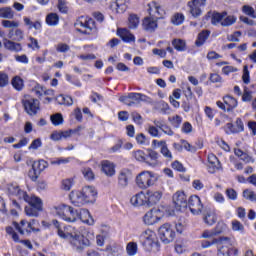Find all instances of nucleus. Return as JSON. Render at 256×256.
Listing matches in <instances>:
<instances>
[{"label": "nucleus", "mask_w": 256, "mask_h": 256, "mask_svg": "<svg viewBox=\"0 0 256 256\" xmlns=\"http://www.w3.org/2000/svg\"><path fill=\"white\" fill-rule=\"evenodd\" d=\"M243 197L244 199H247L248 201H256V193L253 191L246 189L243 191Z\"/></svg>", "instance_id": "nucleus-52"}, {"label": "nucleus", "mask_w": 256, "mask_h": 256, "mask_svg": "<svg viewBox=\"0 0 256 256\" xmlns=\"http://www.w3.org/2000/svg\"><path fill=\"white\" fill-rule=\"evenodd\" d=\"M12 85L14 87V89H16V91H22L24 84H23V79H21V77L19 76H15L12 79Z\"/></svg>", "instance_id": "nucleus-45"}, {"label": "nucleus", "mask_w": 256, "mask_h": 256, "mask_svg": "<svg viewBox=\"0 0 256 256\" xmlns=\"http://www.w3.org/2000/svg\"><path fill=\"white\" fill-rule=\"evenodd\" d=\"M140 243L144 251H148V253H151V251L153 253H157L161 247L157 234H155L151 229H147L141 233Z\"/></svg>", "instance_id": "nucleus-3"}, {"label": "nucleus", "mask_w": 256, "mask_h": 256, "mask_svg": "<svg viewBox=\"0 0 256 256\" xmlns=\"http://www.w3.org/2000/svg\"><path fill=\"white\" fill-rule=\"evenodd\" d=\"M132 174L129 169H122L118 175V187L125 189L129 185V180L131 179Z\"/></svg>", "instance_id": "nucleus-18"}, {"label": "nucleus", "mask_w": 256, "mask_h": 256, "mask_svg": "<svg viewBox=\"0 0 256 256\" xmlns=\"http://www.w3.org/2000/svg\"><path fill=\"white\" fill-rule=\"evenodd\" d=\"M148 13L157 21H159V19H163L165 16V10H163L157 2H151L148 4Z\"/></svg>", "instance_id": "nucleus-14"}, {"label": "nucleus", "mask_w": 256, "mask_h": 256, "mask_svg": "<svg viewBox=\"0 0 256 256\" xmlns=\"http://www.w3.org/2000/svg\"><path fill=\"white\" fill-rule=\"evenodd\" d=\"M74 27L82 35H93V33H97L95 20L87 16H80L74 23Z\"/></svg>", "instance_id": "nucleus-5"}, {"label": "nucleus", "mask_w": 256, "mask_h": 256, "mask_svg": "<svg viewBox=\"0 0 256 256\" xmlns=\"http://www.w3.org/2000/svg\"><path fill=\"white\" fill-rule=\"evenodd\" d=\"M2 25L6 29H14L15 27H19V23L11 20H3Z\"/></svg>", "instance_id": "nucleus-57"}, {"label": "nucleus", "mask_w": 256, "mask_h": 256, "mask_svg": "<svg viewBox=\"0 0 256 256\" xmlns=\"http://www.w3.org/2000/svg\"><path fill=\"white\" fill-rule=\"evenodd\" d=\"M173 203L175 205L176 211L187 209V195H185V192H176L173 195Z\"/></svg>", "instance_id": "nucleus-13"}, {"label": "nucleus", "mask_w": 256, "mask_h": 256, "mask_svg": "<svg viewBox=\"0 0 256 256\" xmlns=\"http://www.w3.org/2000/svg\"><path fill=\"white\" fill-rule=\"evenodd\" d=\"M56 101L59 105H67L68 107L73 105V98L71 96L60 95L56 98Z\"/></svg>", "instance_id": "nucleus-38"}, {"label": "nucleus", "mask_w": 256, "mask_h": 256, "mask_svg": "<svg viewBox=\"0 0 256 256\" xmlns=\"http://www.w3.org/2000/svg\"><path fill=\"white\" fill-rule=\"evenodd\" d=\"M225 193L228 199H230L231 201H237L238 194L237 191H235V189L228 188L226 189Z\"/></svg>", "instance_id": "nucleus-54"}, {"label": "nucleus", "mask_w": 256, "mask_h": 256, "mask_svg": "<svg viewBox=\"0 0 256 256\" xmlns=\"http://www.w3.org/2000/svg\"><path fill=\"white\" fill-rule=\"evenodd\" d=\"M220 242L222 243V245H225L226 247H228V249L225 251L224 247H222L219 250L218 256H237L239 251L237 250V248H233L231 247V238L229 237H221L220 238Z\"/></svg>", "instance_id": "nucleus-11"}, {"label": "nucleus", "mask_w": 256, "mask_h": 256, "mask_svg": "<svg viewBox=\"0 0 256 256\" xmlns=\"http://www.w3.org/2000/svg\"><path fill=\"white\" fill-rule=\"evenodd\" d=\"M225 17H227V12H222V13H219V12H214L212 13V16H211V23L212 25H221V22L223 21V19H225Z\"/></svg>", "instance_id": "nucleus-34"}, {"label": "nucleus", "mask_w": 256, "mask_h": 256, "mask_svg": "<svg viewBox=\"0 0 256 256\" xmlns=\"http://www.w3.org/2000/svg\"><path fill=\"white\" fill-rule=\"evenodd\" d=\"M158 107L160 108L159 113H161L162 115H167V113H169V104L165 102H160L158 104Z\"/></svg>", "instance_id": "nucleus-63"}, {"label": "nucleus", "mask_w": 256, "mask_h": 256, "mask_svg": "<svg viewBox=\"0 0 256 256\" xmlns=\"http://www.w3.org/2000/svg\"><path fill=\"white\" fill-rule=\"evenodd\" d=\"M8 195L12 197H18V199H23L27 192L21 190L18 185L10 184L7 188Z\"/></svg>", "instance_id": "nucleus-25"}, {"label": "nucleus", "mask_w": 256, "mask_h": 256, "mask_svg": "<svg viewBox=\"0 0 256 256\" xmlns=\"http://www.w3.org/2000/svg\"><path fill=\"white\" fill-rule=\"evenodd\" d=\"M234 155L239 157L241 161H244V163H255V159H253L249 154L243 152L241 149H235Z\"/></svg>", "instance_id": "nucleus-33"}, {"label": "nucleus", "mask_w": 256, "mask_h": 256, "mask_svg": "<svg viewBox=\"0 0 256 256\" xmlns=\"http://www.w3.org/2000/svg\"><path fill=\"white\" fill-rule=\"evenodd\" d=\"M224 104L226 105V111H233L237 107V99L231 95L223 97Z\"/></svg>", "instance_id": "nucleus-32"}, {"label": "nucleus", "mask_w": 256, "mask_h": 256, "mask_svg": "<svg viewBox=\"0 0 256 256\" xmlns=\"http://www.w3.org/2000/svg\"><path fill=\"white\" fill-rule=\"evenodd\" d=\"M203 221L209 227L217 223V214L213 210L207 211L203 216Z\"/></svg>", "instance_id": "nucleus-29"}, {"label": "nucleus", "mask_w": 256, "mask_h": 256, "mask_svg": "<svg viewBox=\"0 0 256 256\" xmlns=\"http://www.w3.org/2000/svg\"><path fill=\"white\" fill-rule=\"evenodd\" d=\"M102 171L107 177H113L115 175V164L109 160L102 161Z\"/></svg>", "instance_id": "nucleus-28"}, {"label": "nucleus", "mask_w": 256, "mask_h": 256, "mask_svg": "<svg viewBox=\"0 0 256 256\" xmlns=\"http://www.w3.org/2000/svg\"><path fill=\"white\" fill-rule=\"evenodd\" d=\"M70 49L71 47L66 43H59L56 47L58 53H67Z\"/></svg>", "instance_id": "nucleus-60"}, {"label": "nucleus", "mask_w": 256, "mask_h": 256, "mask_svg": "<svg viewBox=\"0 0 256 256\" xmlns=\"http://www.w3.org/2000/svg\"><path fill=\"white\" fill-rule=\"evenodd\" d=\"M134 156H135V159L137 161H141L142 163H146L147 154H145V152H143V150L136 151Z\"/></svg>", "instance_id": "nucleus-55"}, {"label": "nucleus", "mask_w": 256, "mask_h": 256, "mask_svg": "<svg viewBox=\"0 0 256 256\" xmlns=\"http://www.w3.org/2000/svg\"><path fill=\"white\" fill-rule=\"evenodd\" d=\"M209 35H211V31H209V30L201 31L198 34L197 39L195 41L196 47H203V45H205L207 39H209Z\"/></svg>", "instance_id": "nucleus-30"}, {"label": "nucleus", "mask_w": 256, "mask_h": 256, "mask_svg": "<svg viewBox=\"0 0 256 256\" xmlns=\"http://www.w3.org/2000/svg\"><path fill=\"white\" fill-rule=\"evenodd\" d=\"M39 175H41V174L39 173L38 170H35V168H32L28 172V176L31 179V181H37V179H39Z\"/></svg>", "instance_id": "nucleus-64"}, {"label": "nucleus", "mask_w": 256, "mask_h": 256, "mask_svg": "<svg viewBox=\"0 0 256 256\" xmlns=\"http://www.w3.org/2000/svg\"><path fill=\"white\" fill-rule=\"evenodd\" d=\"M187 207H189L192 215H201L203 211V203H201V198L197 195L190 196Z\"/></svg>", "instance_id": "nucleus-10"}, {"label": "nucleus", "mask_w": 256, "mask_h": 256, "mask_svg": "<svg viewBox=\"0 0 256 256\" xmlns=\"http://www.w3.org/2000/svg\"><path fill=\"white\" fill-rule=\"evenodd\" d=\"M161 217H163L161 210L152 208L144 215L143 221L145 225H155V223H159L161 221Z\"/></svg>", "instance_id": "nucleus-9"}, {"label": "nucleus", "mask_w": 256, "mask_h": 256, "mask_svg": "<svg viewBox=\"0 0 256 256\" xmlns=\"http://www.w3.org/2000/svg\"><path fill=\"white\" fill-rule=\"evenodd\" d=\"M237 23V17L230 15V16H225L223 20L221 21V26L222 27H231V25H235Z\"/></svg>", "instance_id": "nucleus-40"}, {"label": "nucleus", "mask_w": 256, "mask_h": 256, "mask_svg": "<svg viewBox=\"0 0 256 256\" xmlns=\"http://www.w3.org/2000/svg\"><path fill=\"white\" fill-rule=\"evenodd\" d=\"M39 211H42L40 208H36L35 206H26L25 213L28 217H39Z\"/></svg>", "instance_id": "nucleus-41"}, {"label": "nucleus", "mask_w": 256, "mask_h": 256, "mask_svg": "<svg viewBox=\"0 0 256 256\" xmlns=\"http://www.w3.org/2000/svg\"><path fill=\"white\" fill-rule=\"evenodd\" d=\"M116 7L118 13H125L127 11V4L123 2V0H116Z\"/></svg>", "instance_id": "nucleus-61"}, {"label": "nucleus", "mask_w": 256, "mask_h": 256, "mask_svg": "<svg viewBox=\"0 0 256 256\" xmlns=\"http://www.w3.org/2000/svg\"><path fill=\"white\" fill-rule=\"evenodd\" d=\"M22 103L28 115H30L31 117L37 115V112L39 111V100L30 96H25L22 100Z\"/></svg>", "instance_id": "nucleus-8"}, {"label": "nucleus", "mask_w": 256, "mask_h": 256, "mask_svg": "<svg viewBox=\"0 0 256 256\" xmlns=\"http://www.w3.org/2000/svg\"><path fill=\"white\" fill-rule=\"evenodd\" d=\"M139 27V17L135 14H131L129 16V28L130 29H137Z\"/></svg>", "instance_id": "nucleus-50"}, {"label": "nucleus", "mask_w": 256, "mask_h": 256, "mask_svg": "<svg viewBox=\"0 0 256 256\" xmlns=\"http://www.w3.org/2000/svg\"><path fill=\"white\" fill-rule=\"evenodd\" d=\"M232 231H237L239 233H245V226L239 220H233L231 222Z\"/></svg>", "instance_id": "nucleus-48"}, {"label": "nucleus", "mask_w": 256, "mask_h": 256, "mask_svg": "<svg viewBox=\"0 0 256 256\" xmlns=\"http://www.w3.org/2000/svg\"><path fill=\"white\" fill-rule=\"evenodd\" d=\"M161 156L155 150H148L146 153V165L150 167H157L159 165V158Z\"/></svg>", "instance_id": "nucleus-21"}, {"label": "nucleus", "mask_w": 256, "mask_h": 256, "mask_svg": "<svg viewBox=\"0 0 256 256\" xmlns=\"http://www.w3.org/2000/svg\"><path fill=\"white\" fill-rule=\"evenodd\" d=\"M155 174L151 171H143L136 176V185L139 189H149L155 185Z\"/></svg>", "instance_id": "nucleus-6"}, {"label": "nucleus", "mask_w": 256, "mask_h": 256, "mask_svg": "<svg viewBox=\"0 0 256 256\" xmlns=\"http://www.w3.org/2000/svg\"><path fill=\"white\" fill-rule=\"evenodd\" d=\"M3 45L7 49V51H12L13 53H19V51L23 50V46H21V43H17L15 42V40H9L7 38H4Z\"/></svg>", "instance_id": "nucleus-23"}, {"label": "nucleus", "mask_w": 256, "mask_h": 256, "mask_svg": "<svg viewBox=\"0 0 256 256\" xmlns=\"http://www.w3.org/2000/svg\"><path fill=\"white\" fill-rule=\"evenodd\" d=\"M13 225L16 231L20 233V235H25V229H27V225H28L27 220H21L20 224L17 222H13Z\"/></svg>", "instance_id": "nucleus-43"}, {"label": "nucleus", "mask_w": 256, "mask_h": 256, "mask_svg": "<svg viewBox=\"0 0 256 256\" xmlns=\"http://www.w3.org/2000/svg\"><path fill=\"white\" fill-rule=\"evenodd\" d=\"M46 23L50 25V27H55V25H59V15L57 13H50L46 16Z\"/></svg>", "instance_id": "nucleus-37"}, {"label": "nucleus", "mask_w": 256, "mask_h": 256, "mask_svg": "<svg viewBox=\"0 0 256 256\" xmlns=\"http://www.w3.org/2000/svg\"><path fill=\"white\" fill-rule=\"evenodd\" d=\"M170 23L176 27L183 25V23H185V14L181 12H175L170 18Z\"/></svg>", "instance_id": "nucleus-31"}, {"label": "nucleus", "mask_w": 256, "mask_h": 256, "mask_svg": "<svg viewBox=\"0 0 256 256\" xmlns=\"http://www.w3.org/2000/svg\"><path fill=\"white\" fill-rule=\"evenodd\" d=\"M242 13L247 15V17H251V19H256L255 8L249 5L242 6Z\"/></svg>", "instance_id": "nucleus-42"}, {"label": "nucleus", "mask_w": 256, "mask_h": 256, "mask_svg": "<svg viewBox=\"0 0 256 256\" xmlns=\"http://www.w3.org/2000/svg\"><path fill=\"white\" fill-rule=\"evenodd\" d=\"M117 35L124 41V43H135V35H133L129 30L123 28L118 29Z\"/></svg>", "instance_id": "nucleus-27"}, {"label": "nucleus", "mask_w": 256, "mask_h": 256, "mask_svg": "<svg viewBox=\"0 0 256 256\" xmlns=\"http://www.w3.org/2000/svg\"><path fill=\"white\" fill-rule=\"evenodd\" d=\"M224 229H225V225L218 223L215 228L211 230H204L200 236V239H213V237H217V235H221Z\"/></svg>", "instance_id": "nucleus-17"}, {"label": "nucleus", "mask_w": 256, "mask_h": 256, "mask_svg": "<svg viewBox=\"0 0 256 256\" xmlns=\"http://www.w3.org/2000/svg\"><path fill=\"white\" fill-rule=\"evenodd\" d=\"M207 167L210 173H216L219 171V169H221V162H219V158L214 154H209Z\"/></svg>", "instance_id": "nucleus-20"}, {"label": "nucleus", "mask_w": 256, "mask_h": 256, "mask_svg": "<svg viewBox=\"0 0 256 256\" xmlns=\"http://www.w3.org/2000/svg\"><path fill=\"white\" fill-rule=\"evenodd\" d=\"M30 205L31 207H36V209L43 210V202L41 201V198L37 196H28L27 193L24 195V198H22Z\"/></svg>", "instance_id": "nucleus-26"}, {"label": "nucleus", "mask_w": 256, "mask_h": 256, "mask_svg": "<svg viewBox=\"0 0 256 256\" xmlns=\"http://www.w3.org/2000/svg\"><path fill=\"white\" fill-rule=\"evenodd\" d=\"M69 199L72 205L75 207H83V205H87L89 203H95L97 199V189L93 186H85L80 191L73 190Z\"/></svg>", "instance_id": "nucleus-2"}, {"label": "nucleus", "mask_w": 256, "mask_h": 256, "mask_svg": "<svg viewBox=\"0 0 256 256\" xmlns=\"http://www.w3.org/2000/svg\"><path fill=\"white\" fill-rule=\"evenodd\" d=\"M46 167H47V162L44 160L37 161L32 164V169L38 171V173L40 174H41V171H45Z\"/></svg>", "instance_id": "nucleus-46"}, {"label": "nucleus", "mask_w": 256, "mask_h": 256, "mask_svg": "<svg viewBox=\"0 0 256 256\" xmlns=\"http://www.w3.org/2000/svg\"><path fill=\"white\" fill-rule=\"evenodd\" d=\"M138 250H139V247L137 246V242H129L126 246V253L129 256L137 255Z\"/></svg>", "instance_id": "nucleus-39"}, {"label": "nucleus", "mask_w": 256, "mask_h": 256, "mask_svg": "<svg viewBox=\"0 0 256 256\" xmlns=\"http://www.w3.org/2000/svg\"><path fill=\"white\" fill-rule=\"evenodd\" d=\"M130 202L134 207H142V205H147V194L139 192L130 199Z\"/></svg>", "instance_id": "nucleus-22"}, {"label": "nucleus", "mask_w": 256, "mask_h": 256, "mask_svg": "<svg viewBox=\"0 0 256 256\" xmlns=\"http://www.w3.org/2000/svg\"><path fill=\"white\" fill-rule=\"evenodd\" d=\"M162 197L163 192L148 190L146 192L147 207H153V205H157V203L161 201Z\"/></svg>", "instance_id": "nucleus-15"}, {"label": "nucleus", "mask_w": 256, "mask_h": 256, "mask_svg": "<svg viewBox=\"0 0 256 256\" xmlns=\"http://www.w3.org/2000/svg\"><path fill=\"white\" fill-rule=\"evenodd\" d=\"M172 45L176 51H187V43L183 39H174L172 40Z\"/></svg>", "instance_id": "nucleus-35"}, {"label": "nucleus", "mask_w": 256, "mask_h": 256, "mask_svg": "<svg viewBox=\"0 0 256 256\" xmlns=\"http://www.w3.org/2000/svg\"><path fill=\"white\" fill-rule=\"evenodd\" d=\"M50 120L55 127H58V125H63V115L61 113L52 115Z\"/></svg>", "instance_id": "nucleus-47"}, {"label": "nucleus", "mask_w": 256, "mask_h": 256, "mask_svg": "<svg viewBox=\"0 0 256 256\" xmlns=\"http://www.w3.org/2000/svg\"><path fill=\"white\" fill-rule=\"evenodd\" d=\"M207 1L206 0H192L188 2V7H205Z\"/></svg>", "instance_id": "nucleus-53"}, {"label": "nucleus", "mask_w": 256, "mask_h": 256, "mask_svg": "<svg viewBox=\"0 0 256 256\" xmlns=\"http://www.w3.org/2000/svg\"><path fill=\"white\" fill-rule=\"evenodd\" d=\"M222 57L223 56H221L219 53H216L215 51H209L206 56L208 61H215L217 59H221Z\"/></svg>", "instance_id": "nucleus-62"}, {"label": "nucleus", "mask_w": 256, "mask_h": 256, "mask_svg": "<svg viewBox=\"0 0 256 256\" xmlns=\"http://www.w3.org/2000/svg\"><path fill=\"white\" fill-rule=\"evenodd\" d=\"M52 223L57 229L58 237L61 239H69L71 245L76 249V251H83V249L89 245V239L80 235L77 231L71 232V226H61L57 220H53Z\"/></svg>", "instance_id": "nucleus-1"}, {"label": "nucleus", "mask_w": 256, "mask_h": 256, "mask_svg": "<svg viewBox=\"0 0 256 256\" xmlns=\"http://www.w3.org/2000/svg\"><path fill=\"white\" fill-rule=\"evenodd\" d=\"M119 101L128 107H133V105H135V101H131V98H129V93L127 96H121Z\"/></svg>", "instance_id": "nucleus-59"}, {"label": "nucleus", "mask_w": 256, "mask_h": 256, "mask_svg": "<svg viewBox=\"0 0 256 256\" xmlns=\"http://www.w3.org/2000/svg\"><path fill=\"white\" fill-rule=\"evenodd\" d=\"M82 173L84 175V178L86 179V181H93L95 179V173L93 172V170L89 167L84 168L82 170Z\"/></svg>", "instance_id": "nucleus-49"}, {"label": "nucleus", "mask_w": 256, "mask_h": 256, "mask_svg": "<svg viewBox=\"0 0 256 256\" xmlns=\"http://www.w3.org/2000/svg\"><path fill=\"white\" fill-rule=\"evenodd\" d=\"M158 233L164 245H169V243H173V241H175V231L169 223L163 224L159 228Z\"/></svg>", "instance_id": "nucleus-7"}, {"label": "nucleus", "mask_w": 256, "mask_h": 256, "mask_svg": "<svg viewBox=\"0 0 256 256\" xmlns=\"http://www.w3.org/2000/svg\"><path fill=\"white\" fill-rule=\"evenodd\" d=\"M227 135H233L235 133H241L245 130V126L243 124V120L241 118H237L235 124L227 123L224 127Z\"/></svg>", "instance_id": "nucleus-12"}, {"label": "nucleus", "mask_w": 256, "mask_h": 256, "mask_svg": "<svg viewBox=\"0 0 256 256\" xmlns=\"http://www.w3.org/2000/svg\"><path fill=\"white\" fill-rule=\"evenodd\" d=\"M51 213L57 217H60V219H63V221H67L68 223H75V221L79 219V211L64 204L53 206L51 208Z\"/></svg>", "instance_id": "nucleus-4"}, {"label": "nucleus", "mask_w": 256, "mask_h": 256, "mask_svg": "<svg viewBox=\"0 0 256 256\" xmlns=\"http://www.w3.org/2000/svg\"><path fill=\"white\" fill-rule=\"evenodd\" d=\"M9 85V76L5 72H0V87Z\"/></svg>", "instance_id": "nucleus-56"}, {"label": "nucleus", "mask_w": 256, "mask_h": 256, "mask_svg": "<svg viewBox=\"0 0 256 256\" xmlns=\"http://www.w3.org/2000/svg\"><path fill=\"white\" fill-rule=\"evenodd\" d=\"M36 225H39V222L35 219L28 222L27 228H25V232L26 233H31V231H33V233H39V231H41V229L35 228Z\"/></svg>", "instance_id": "nucleus-44"}, {"label": "nucleus", "mask_w": 256, "mask_h": 256, "mask_svg": "<svg viewBox=\"0 0 256 256\" xmlns=\"http://www.w3.org/2000/svg\"><path fill=\"white\" fill-rule=\"evenodd\" d=\"M6 233L8 235L12 236L13 241H15V243H19V235L16 234L15 230L13 229V227L9 226L6 228Z\"/></svg>", "instance_id": "nucleus-58"}, {"label": "nucleus", "mask_w": 256, "mask_h": 256, "mask_svg": "<svg viewBox=\"0 0 256 256\" xmlns=\"http://www.w3.org/2000/svg\"><path fill=\"white\" fill-rule=\"evenodd\" d=\"M157 21L158 20H156L153 16H146L142 21L144 31H147L148 33H155L157 27H159Z\"/></svg>", "instance_id": "nucleus-16"}, {"label": "nucleus", "mask_w": 256, "mask_h": 256, "mask_svg": "<svg viewBox=\"0 0 256 256\" xmlns=\"http://www.w3.org/2000/svg\"><path fill=\"white\" fill-rule=\"evenodd\" d=\"M78 219H80V221L86 225H95V220L87 209H82L78 212Z\"/></svg>", "instance_id": "nucleus-24"}, {"label": "nucleus", "mask_w": 256, "mask_h": 256, "mask_svg": "<svg viewBox=\"0 0 256 256\" xmlns=\"http://www.w3.org/2000/svg\"><path fill=\"white\" fill-rule=\"evenodd\" d=\"M160 153L168 161H172L173 160V154L170 152L169 148H167V145H164V146L161 147Z\"/></svg>", "instance_id": "nucleus-51"}, {"label": "nucleus", "mask_w": 256, "mask_h": 256, "mask_svg": "<svg viewBox=\"0 0 256 256\" xmlns=\"http://www.w3.org/2000/svg\"><path fill=\"white\" fill-rule=\"evenodd\" d=\"M130 101H134V105H137V103H153V100L142 93L137 92H130L129 93Z\"/></svg>", "instance_id": "nucleus-19"}, {"label": "nucleus", "mask_w": 256, "mask_h": 256, "mask_svg": "<svg viewBox=\"0 0 256 256\" xmlns=\"http://www.w3.org/2000/svg\"><path fill=\"white\" fill-rule=\"evenodd\" d=\"M0 17L2 19H13V17H15V13L11 7H3L0 8Z\"/></svg>", "instance_id": "nucleus-36"}]
</instances>
